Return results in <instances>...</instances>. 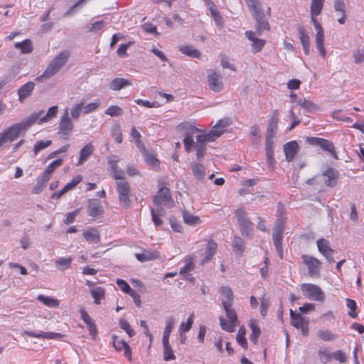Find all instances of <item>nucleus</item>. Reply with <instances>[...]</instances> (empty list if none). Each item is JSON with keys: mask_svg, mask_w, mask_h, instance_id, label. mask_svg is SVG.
Instances as JSON below:
<instances>
[{"mask_svg": "<svg viewBox=\"0 0 364 364\" xmlns=\"http://www.w3.org/2000/svg\"><path fill=\"white\" fill-rule=\"evenodd\" d=\"M316 46L317 49L318 50L319 54L323 58H325L326 55V51L324 48V32L323 29L316 30Z\"/></svg>", "mask_w": 364, "mask_h": 364, "instance_id": "a878e982", "label": "nucleus"}, {"mask_svg": "<svg viewBox=\"0 0 364 364\" xmlns=\"http://www.w3.org/2000/svg\"><path fill=\"white\" fill-rule=\"evenodd\" d=\"M132 81L129 80L117 77L111 81L109 88L112 90H120L127 86L132 85Z\"/></svg>", "mask_w": 364, "mask_h": 364, "instance_id": "2f4dec72", "label": "nucleus"}, {"mask_svg": "<svg viewBox=\"0 0 364 364\" xmlns=\"http://www.w3.org/2000/svg\"><path fill=\"white\" fill-rule=\"evenodd\" d=\"M178 50L180 52L190 58H200V52L195 48L193 46L190 45H183L179 46Z\"/></svg>", "mask_w": 364, "mask_h": 364, "instance_id": "7c9ffc66", "label": "nucleus"}, {"mask_svg": "<svg viewBox=\"0 0 364 364\" xmlns=\"http://www.w3.org/2000/svg\"><path fill=\"white\" fill-rule=\"evenodd\" d=\"M290 316H291V323L292 326L296 327V328H300L302 325L306 323L304 321V318L300 315L294 312L292 310H290Z\"/></svg>", "mask_w": 364, "mask_h": 364, "instance_id": "3c124183", "label": "nucleus"}, {"mask_svg": "<svg viewBox=\"0 0 364 364\" xmlns=\"http://www.w3.org/2000/svg\"><path fill=\"white\" fill-rule=\"evenodd\" d=\"M194 314H191L187 319L186 322H182L179 327L180 337H182V333H186L190 331L194 321Z\"/></svg>", "mask_w": 364, "mask_h": 364, "instance_id": "49530a36", "label": "nucleus"}, {"mask_svg": "<svg viewBox=\"0 0 364 364\" xmlns=\"http://www.w3.org/2000/svg\"><path fill=\"white\" fill-rule=\"evenodd\" d=\"M284 228V219L278 218L276 221L275 225L273 228V241L274 240H282L283 232Z\"/></svg>", "mask_w": 364, "mask_h": 364, "instance_id": "cd10ccee", "label": "nucleus"}, {"mask_svg": "<svg viewBox=\"0 0 364 364\" xmlns=\"http://www.w3.org/2000/svg\"><path fill=\"white\" fill-rule=\"evenodd\" d=\"M300 288L306 298L315 301H323L324 300V293L316 284H301Z\"/></svg>", "mask_w": 364, "mask_h": 364, "instance_id": "423d86ee", "label": "nucleus"}, {"mask_svg": "<svg viewBox=\"0 0 364 364\" xmlns=\"http://www.w3.org/2000/svg\"><path fill=\"white\" fill-rule=\"evenodd\" d=\"M117 191L120 205L124 208H127L130 204L129 197L131 196V190L128 182L126 181H117Z\"/></svg>", "mask_w": 364, "mask_h": 364, "instance_id": "9d476101", "label": "nucleus"}, {"mask_svg": "<svg viewBox=\"0 0 364 364\" xmlns=\"http://www.w3.org/2000/svg\"><path fill=\"white\" fill-rule=\"evenodd\" d=\"M318 337L323 341H333L336 340L338 335L328 329H321L317 333Z\"/></svg>", "mask_w": 364, "mask_h": 364, "instance_id": "f704fd0d", "label": "nucleus"}, {"mask_svg": "<svg viewBox=\"0 0 364 364\" xmlns=\"http://www.w3.org/2000/svg\"><path fill=\"white\" fill-rule=\"evenodd\" d=\"M104 211V208L100 201L96 199L88 200L87 213L92 218L100 215Z\"/></svg>", "mask_w": 364, "mask_h": 364, "instance_id": "f3484780", "label": "nucleus"}, {"mask_svg": "<svg viewBox=\"0 0 364 364\" xmlns=\"http://www.w3.org/2000/svg\"><path fill=\"white\" fill-rule=\"evenodd\" d=\"M218 248V245L213 240H209L207 242L205 257L201 260V264H204L212 259L213 255L215 254Z\"/></svg>", "mask_w": 364, "mask_h": 364, "instance_id": "4be33fe9", "label": "nucleus"}, {"mask_svg": "<svg viewBox=\"0 0 364 364\" xmlns=\"http://www.w3.org/2000/svg\"><path fill=\"white\" fill-rule=\"evenodd\" d=\"M178 129L184 132L186 136H193L194 134L198 132H200V129H198L194 122H181L178 126Z\"/></svg>", "mask_w": 364, "mask_h": 364, "instance_id": "aec40b11", "label": "nucleus"}, {"mask_svg": "<svg viewBox=\"0 0 364 364\" xmlns=\"http://www.w3.org/2000/svg\"><path fill=\"white\" fill-rule=\"evenodd\" d=\"M219 292L223 297L222 304L228 318V320L223 317L219 318L220 326L225 331L234 332L236 326L239 324V321L235 311L232 308L233 304L232 291L228 287H221Z\"/></svg>", "mask_w": 364, "mask_h": 364, "instance_id": "f257e3e1", "label": "nucleus"}, {"mask_svg": "<svg viewBox=\"0 0 364 364\" xmlns=\"http://www.w3.org/2000/svg\"><path fill=\"white\" fill-rule=\"evenodd\" d=\"M73 257H58L55 260V265L60 271H65L69 269L73 262Z\"/></svg>", "mask_w": 364, "mask_h": 364, "instance_id": "72a5a7b5", "label": "nucleus"}, {"mask_svg": "<svg viewBox=\"0 0 364 364\" xmlns=\"http://www.w3.org/2000/svg\"><path fill=\"white\" fill-rule=\"evenodd\" d=\"M298 104L309 111H312L316 109V105L311 100L306 99L300 100L298 102Z\"/></svg>", "mask_w": 364, "mask_h": 364, "instance_id": "e2e57ef3", "label": "nucleus"}, {"mask_svg": "<svg viewBox=\"0 0 364 364\" xmlns=\"http://www.w3.org/2000/svg\"><path fill=\"white\" fill-rule=\"evenodd\" d=\"M84 238L89 243H98L100 241V235L97 230L94 228H87L82 232Z\"/></svg>", "mask_w": 364, "mask_h": 364, "instance_id": "6ab92c4d", "label": "nucleus"}, {"mask_svg": "<svg viewBox=\"0 0 364 364\" xmlns=\"http://www.w3.org/2000/svg\"><path fill=\"white\" fill-rule=\"evenodd\" d=\"M35 87L33 82H28L22 85L18 91V100L23 102L26 98L31 95Z\"/></svg>", "mask_w": 364, "mask_h": 364, "instance_id": "bb28decb", "label": "nucleus"}, {"mask_svg": "<svg viewBox=\"0 0 364 364\" xmlns=\"http://www.w3.org/2000/svg\"><path fill=\"white\" fill-rule=\"evenodd\" d=\"M90 294L94 299V301L96 304H100L101 299L105 297V290L102 287H96L90 289Z\"/></svg>", "mask_w": 364, "mask_h": 364, "instance_id": "79ce46f5", "label": "nucleus"}, {"mask_svg": "<svg viewBox=\"0 0 364 364\" xmlns=\"http://www.w3.org/2000/svg\"><path fill=\"white\" fill-rule=\"evenodd\" d=\"M324 0H311L310 6L311 16L319 15L323 7Z\"/></svg>", "mask_w": 364, "mask_h": 364, "instance_id": "c03bdc74", "label": "nucleus"}, {"mask_svg": "<svg viewBox=\"0 0 364 364\" xmlns=\"http://www.w3.org/2000/svg\"><path fill=\"white\" fill-rule=\"evenodd\" d=\"M245 242L240 237H235L232 242V250L237 255H241L245 250Z\"/></svg>", "mask_w": 364, "mask_h": 364, "instance_id": "37998d69", "label": "nucleus"}, {"mask_svg": "<svg viewBox=\"0 0 364 364\" xmlns=\"http://www.w3.org/2000/svg\"><path fill=\"white\" fill-rule=\"evenodd\" d=\"M112 342L114 348L118 351H121L122 350L124 349L127 346H129L127 343H126L122 339H119L116 336H113Z\"/></svg>", "mask_w": 364, "mask_h": 364, "instance_id": "4d7b16f0", "label": "nucleus"}, {"mask_svg": "<svg viewBox=\"0 0 364 364\" xmlns=\"http://www.w3.org/2000/svg\"><path fill=\"white\" fill-rule=\"evenodd\" d=\"M154 203L156 205H163L167 208L173 207L174 201L170 195L169 188L167 187L160 188L154 198Z\"/></svg>", "mask_w": 364, "mask_h": 364, "instance_id": "9b49d317", "label": "nucleus"}, {"mask_svg": "<svg viewBox=\"0 0 364 364\" xmlns=\"http://www.w3.org/2000/svg\"><path fill=\"white\" fill-rule=\"evenodd\" d=\"M100 105V103L99 101H95L86 105L85 101L83 100L84 114H88L90 113L95 112L96 109L99 108Z\"/></svg>", "mask_w": 364, "mask_h": 364, "instance_id": "603ef678", "label": "nucleus"}, {"mask_svg": "<svg viewBox=\"0 0 364 364\" xmlns=\"http://www.w3.org/2000/svg\"><path fill=\"white\" fill-rule=\"evenodd\" d=\"M245 336V329L243 327L240 328L237 334V341L242 348L246 349L247 348V342Z\"/></svg>", "mask_w": 364, "mask_h": 364, "instance_id": "5fc2aeb1", "label": "nucleus"}, {"mask_svg": "<svg viewBox=\"0 0 364 364\" xmlns=\"http://www.w3.org/2000/svg\"><path fill=\"white\" fill-rule=\"evenodd\" d=\"M249 326L252 331V333L250 336V339L251 341H252L254 343H256L257 341V338L259 336L260 334V329L257 326L255 321L251 320L249 323Z\"/></svg>", "mask_w": 364, "mask_h": 364, "instance_id": "8fccbe9b", "label": "nucleus"}, {"mask_svg": "<svg viewBox=\"0 0 364 364\" xmlns=\"http://www.w3.org/2000/svg\"><path fill=\"white\" fill-rule=\"evenodd\" d=\"M322 175L326 178V179H325L326 186H334L336 185V181L338 177V173L334 168H328L323 172Z\"/></svg>", "mask_w": 364, "mask_h": 364, "instance_id": "c85d7f7f", "label": "nucleus"}, {"mask_svg": "<svg viewBox=\"0 0 364 364\" xmlns=\"http://www.w3.org/2000/svg\"><path fill=\"white\" fill-rule=\"evenodd\" d=\"M24 334L33 338H44V339H60L63 337V335L60 333L55 332H33V331H24Z\"/></svg>", "mask_w": 364, "mask_h": 364, "instance_id": "a211bd4d", "label": "nucleus"}, {"mask_svg": "<svg viewBox=\"0 0 364 364\" xmlns=\"http://www.w3.org/2000/svg\"><path fill=\"white\" fill-rule=\"evenodd\" d=\"M37 299L48 307L56 308L60 304V301L58 299L43 295H38Z\"/></svg>", "mask_w": 364, "mask_h": 364, "instance_id": "a19ab883", "label": "nucleus"}, {"mask_svg": "<svg viewBox=\"0 0 364 364\" xmlns=\"http://www.w3.org/2000/svg\"><path fill=\"white\" fill-rule=\"evenodd\" d=\"M105 114L111 117H119L123 114V110L118 106L111 105L105 110Z\"/></svg>", "mask_w": 364, "mask_h": 364, "instance_id": "864d4df0", "label": "nucleus"}, {"mask_svg": "<svg viewBox=\"0 0 364 364\" xmlns=\"http://www.w3.org/2000/svg\"><path fill=\"white\" fill-rule=\"evenodd\" d=\"M144 156L145 161L148 164L151 165L153 167L159 166V161L154 154L146 153Z\"/></svg>", "mask_w": 364, "mask_h": 364, "instance_id": "774afa93", "label": "nucleus"}, {"mask_svg": "<svg viewBox=\"0 0 364 364\" xmlns=\"http://www.w3.org/2000/svg\"><path fill=\"white\" fill-rule=\"evenodd\" d=\"M69 58V53L63 51L58 54L47 66L43 73L37 77V80L43 81L49 79L58 73L66 63Z\"/></svg>", "mask_w": 364, "mask_h": 364, "instance_id": "7ed1b4c3", "label": "nucleus"}, {"mask_svg": "<svg viewBox=\"0 0 364 364\" xmlns=\"http://www.w3.org/2000/svg\"><path fill=\"white\" fill-rule=\"evenodd\" d=\"M175 320L173 316L168 317L166 320V326L163 333V337L162 341L168 340L169 341V336L172 331V328L174 326Z\"/></svg>", "mask_w": 364, "mask_h": 364, "instance_id": "a18cd8bd", "label": "nucleus"}, {"mask_svg": "<svg viewBox=\"0 0 364 364\" xmlns=\"http://www.w3.org/2000/svg\"><path fill=\"white\" fill-rule=\"evenodd\" d=\"M246 3L257 21V33L260 36L264 30L269 29L268 21L264 18V15L258 0H245Z\"/></svg>", "mask_w": 364, "mask_h": 364, "instance_id": "20e7f679", "label": "nucleus"}, {"mask_svg": "<svg viewBox=\"0 0 364 364\" xmlns=\"http://www.w3.org/2000/svg\"><path fill=\"white\" fill-rule=\"evenodd\" d=\"M135 257L139 261L144 262L156 259L158 257V254L155 252L146 250L141 253H136Z\"/></svg>", "mask_w": 364, "mask_h": 364, "instance_id": "4c0bfd02", "label": "nucleus"}, {"mask_svg": "<svg viewBox=\"0 0 364 364\" xmlns=\"http://www.w3.org/2000/svg\"><path fill=\"white\" fill-rule=\"evenodd\" d=\"M183 218L185 223L189 225H196L201 223L200 219L198 216H195L186 211L183 213Z\"/></svg>", "mask_w": 364, "mask_h": 364, "instance_id": "09e8293b", "label": "nucleus"}, {"mask_svg": "<svg viewBox=\"0 0 364 364\" xmlns=\"http://www.w3.org/2000/svg\"><path fill=\"white\" fill-rule=\"evenodd\" d=\"M94 149V146L92 142L87 143L85 145L80 151V157L77 165L80 166L85 162L93 154Z\"/></svg>", "mask_w": 364, "mask_h": 364, "instance_id": "5701e85b", "label": "nucleus"}, {"mask_svg": "<svg viewBox=\"0 0 364 364\" xmlns=\"http://www.w3.org/2000/svg\"><path fill=\"white\" fill-rule=\"evenodd\" d=\"M332 354L333 352L326 346H321L317 351L318 360L323 364H327L333 360Z\"/></svg>", "mask_w": 364, "mask_h": 364, "instance_id": "393cba45", "label": "nucleus"}, {"mask_svg": "<svg viewBox=\"0 0 364 364\" xmlns=\"http://www.w3.org/2000/svg\"><path fill=\"white\" fill-rule=\"evenodd\" d=\"M306 141L311 145L320 146L323 151H328L333 156H336L334 146L331 141L323 138L315 136L307 137Z\"/></svg>", "mask_w": 364, "mask_h": 364, "instance_id": "ddd939ff", "label": "nucleus"}, {"mask_svg": "<svg viewBox=\"0 0 364 364\" xmlns=\"http://www.w3.org/2000/svg\"><path fill=\"white\" fill-rule=\"evenodd\" d=\"M163 348H164V360L169 361L176 359V356L173 353L172 347L169 343L168 340L162 341Z\"/></svg>", "mask_w": 364, "mask_h": 364, "instance_id": "c9c22d12", "label": "nucleus"}, {"mask_svg": "<svg viewBox=\"0 0 364 364\" xmlns=\"http://www.w3.org/2000/svg\"><path fill=\"white\" fill-rule=\"evenodd\" d=\"M318 252L328 261L330 263L334 262L333 255L334 250L331 247L330 242L325 239H318L316 241Z\"/></svg>", "mask_w": 364, "mask_h": 364, "instance_id": "4468645a", "label": "nucleus"}, {"mask_svg": "<svg viewBox=\"0 0 364 364\" xmlns=\"http://www.w3.org/2000/svg\"><path fill=\"white\" fill-rule=\"evenodd\" d=\"M69 116L73 120H77L82 114H84L83 100L75 103L69 109Z\"/></svg>", "mask_w": 364, "mask_h": 364, "instance_id": "c756f323", "label": "nucleus"}, {"mask_svg": "<svg viewBox=\"0 0 364 364\" xmlns=\"http://www.w3.org/2000/svg\"><path fill=\"white\" fill-rule=\"evenodd\" d=\"M73 119L69 116V108H65L63 116L60 118L58 133L63 136H69L73 130L74 124Z\"/></svg>", "mask_w": 364, "mask_h": 364, "instance_id": "f8f14e48", "label": "nucleus"}, {"mask_svg": "<svg viewBox=\"0 0 364 364\" xmlns=\"http://www.w3.org/2000/svg\"><path fill=\"white\" fill-rule=\"evenodd\" d=\"M119 326L123 329L129 337H132L135 335V331L132 328L129 322L123 318L119 320Z\"/></svg>", "mask_w": 364, "mask_h": 364, "instance_id": "6e6d98bb", "label": "nucleus"}, {"mask_svg": "<svg viewBox=\"0 0 364 364\" xmlns=\"http://www.w3.org/2000/svg\"><path fill=\"white\" fill-rule=\"evenodd\" d=\"M51 144L50 140H46V141H38L34 147H33V152L36 155L42 149H46L48 146Z\"/></svg>", "mask_w": 364, "mask_h": 364, "instance_id": "680f3d73", "label": "nucleus"}, {"mask_svg": "<svg viewBox=\"0 0 364 364\" xmlns=\"http://www.w3.org/2000/svg\"><path fill=\"white\" fill-rule=\"evenodd\" d=\"M116 282H117V284L119 286V287L123 292H124L126 294H129L131 296H132L134 299H135V296L136 295V293L134 290L132 289L129 284L127 282H125L123 279H118Z\"/></svg>", "mask_w": 364, "mask_h": 364, "instance_id": "de8ad7c7", "label": "nucleus"}, {"mask_svg": "<svg viewBox=\"0 0 364 364\" xmlns=\"http://www.w3.org/2000/svg\"><path fill=\"white\" fill-rule=\"evenodd\" d=\"M82 180V177L81 175H77L75 176L70 182L68 183L63 188L66 192L74 188L77 184H79Z\"/></svg>", "mask_w": 364, "mask_h": 364, "instance_id": "bf43d9fd", "label": "nucleus"}, {"mask_svg": "<svg viewBox=\"0 0 364 364\" xmlns=\"http://www.w3.org/2000/svg\"><path fill=\"white\" fill-rule=\"evenodd\" d=\"M245 36L248 40L252 42V51L255 53L259 52L265 44V41L256 36L255 32L251 31H247Z\"/></svg>", "mask_w": 364, "mask_h": 364, "instance_id": "dca6fc26", "label": "nucleus"}, {"mask_svg": "<svg viewBox=\"0 0 364 364\" xmlns=\"http://www.w3.org/2000/svg\"><path fill=\"white\" fill-rule=\"evenodd\" d=\"M301 258L304 264L308 269L309 276L311 277H318L321 266V261L308 255H303Z\"/></svg>", "mask_w": 364, "mask_h": 364, "instance_id": "1a4fd4ad", "label": "nucleus"}, {"mask_svg": "<svg viewBox=\"0 0 364 364\" xmlns=\"http://www.w3.org/2000/svg\"><path fill=\"white\" fill-rule=\"evenodd\" d=\"M38 113H40L39 117H41L43 112H39ZM57 113H58V106L57 105L53 106L49 108L47 114L44 117H38L36 122H38V124H42L43 122H46L48 120H50V119L55 117L56 116Z\"/></svg>", "mask_w": 364, "mask_h": 364, "instance_id": "ea45409f", "label": "nucleus"}, {"mask_svg": "<svg viewBox=\"0 0 364 364\" xmlns=\"http://www.w3.org/2000/svg\"><path fill=\"white\" fill-rule=\"evenodd\" d=\"M346 306L348 309L351 310L350 312H349V316L352 318H356L358 316L357 313L355 312V309L357 307L356 302L353 299H347Z\"/></svg>", "mask_w": 364, "mask_h": 364, "instance_id": "0e129e2a", "label": "nucleus"}, {"mask_svg": "<svg viewBox=\"0 0 364 364\" xmlns=\"http://www.w3.org/2000/svg\"><path fill=\"white\" fill-rule=\"evenodd\" d=\"M279 112L277 109L274 110L269 119V125L267 130V136H275L277 131V122Z\"/></svg>", "mask_w": 364, "mask_h": 364, "instance_id": "412c9836", "label": "nucleus"}, {"mask_svg": "<svg viewBox=\"0 0 364 364\" xmlns=\"http://www.w3.org/2000/svg\"><path fill=\"white\" fill-rule=\"evenodd\" d=\"M235 215L240 224L242 235L252 237L253 233V224L246 217L245 210L239 208L235 211Z\"/></svg>", "mask_w": 364, "mask_h": 364, "instance_id": "6e6552de", "label": "nucleus"}, {"mask_svg": "<svg viewBox=\"0 0 364 364\" xmlns=\"http://www.w3.org/2000/svg\"><path fill=\"white\" fill-rule=\"evenodd\" d=\"M208 82L210 89L218 92L223 89V76L220 73L211 72L208 75Z\"/></svg>", "mask_w": 364, "mask_h": 364, "instance_id": "2eb2a0df", "label": "nucleus"}, {"mask_svg": "<svg viewBox=\"0 0 364 364\" xmlns=\"http://www.w3.org/2000/svg\"><path fill=\"white\" fill-rule=\"evenodd\" d=\"M14 47L16 49L21 50V53L27 54L31 53L33 50L32 43L31 40L26 39L21 42H18L14 44Z\"/></svg>", "mask_w": 364, "mask_h": 364, "instance_id": "e433bc0d", "label": "nucleus"}, {"mask_svg": "<svg viewBox=\"0 0 364 364\" xmlns=\"http://www.w3.org/2000/svg\"><path fill=\"white\" fill-rule=\"evenodd\" d=\"M353 55L355 63L360 64L364 63V49L354 51Z\"/></svg>", "mask_w": 364, "mask_h": 364, "instance_id": "338daca9", "label": "nucleus"}, {"mask_svg": "<svg viewBox=\"0 0 364 364\" xmlns=\"http://www.w3.org/2000/svg\"><path fill=\"white\" fill-rule=\"evenodd\" d=\"M183 267L179 271L181 278L194 284L195 277L191 274V272L196 268L195 258L192 256H186L183 259Z\"/></svg>", "mask_w": 364, "mask_h": 364, "instance_id": "0eeeda50", "label": "nucleus"}, {"mask_svg": "<svg viewBox=\"0 0 364 364\" xmlns=\"http://www.w3.org/2000/svg\"><path fill=\"white\" fill-rule=\"evenodd\" d=\"M191 169L194 177L198 180H202L205 176V167L199 163H193Z\"/></svg>", "mask_w": 364, "mask_h": 364, "instance_id": "58836bf2", "label": "nucleus"}, {"mask_svg": "<svg viewBox=\"0 0 364 364\" xmlns=\"http://www.w3.org/2000/svg\"><path fill=\"white\" fill-rule=\"evenodd\" d=\"M299 35L304 53L308 55L310 52V38L307 32L302 28H299Z\"/></svg>", "mask_w": 364, "mask_h": 364, "instance_id": "473e14b6", "label": "nucleus"}, {"mask_svg": "<svg viewBox=\"0 0 364 364\" xmlns=\"http://www.w3.org/2000/svg\"><path fill=\"white\" fill-rule=\"evenodd\" d=\"M112 135L115 139V141L120 144L122 142V134L119 125H114L112 128Z\"/></svg>", "mask_w": 364, "mask_h": 364, "instance_id": "052dcab7", "label": "nucleus"}, {"mask_svg": "<svg viewBox=\"0 0 364 364\" xmlns=\"http://www.w3.org/2000/svg\"><path fill=\"white\" fill-rule=\"evenodd\" d=\"M63 164V160L60 159H56L53 161L52 163H50L45 170L50 174H52V173L58 167H60Z\"/></svg>", "mask_w": 364, "mask_h": 364, "instance_id": "69168bd1", "label": "nucleus"}, {"mask_svg": "<svg viewBox=\"0 0 364 364\" xmlns=\"http://www.w3.org/2000/svg\"><path fill=\"white\" fill-rule=\"evenodd\" d=\"M39 115L40 113H33L21 122L14 124L8 129H5L4 132L9 141L10 142L14 141L18 138L22 132L27 130L31 125L36 123Z\"/></svg>", "mask_w": 364, "mask_h": 364, "instance_id": "f03ea898", "label": "nucleus"}, {"mask_svg": "<svg viewBox=\"0 0 364 364\" xmlns=\"http://www.w3.org/2000/svg\"><path fill=\"white\" fill-rule=\"evenodd\" d=\"M298 144L295 141H289L284 144V151L288 161H291L294 158L296 152L298 151Z\"/></svg>", "mask_w": 364, "mask_h": 364, "instance_id": "b1692460", "label": "nucleus"}, {"mask_svg": "<svg viewBox=\"0 0 364 364\" xmlns=\"http://www.w3.org/2000/svg\"><path fill=\"white\" fill-rule=\"evenodd\" d=\"M228 119H220L213 127V129L208 133L199 134L196 139L200 141H213L218 138L224 132V129L229 125Z\"/></svg>", "mask_w": 364, "mask_h": 364, "instance_id": "39448f33", "label": "nucleus"}, {"mask_svg": "<svg viewBox=\"0 0 364 364\" xmlns=\"http://www.w3.org/2000/svg\"><path fill=\"white\" fill-rule=\"evenodd\" d=\"M332 356L333 359L341 363H345L348 360L346 354L341 350H338L333 352Z\"/></svg>", "mask_w": 364, "mask_h": 364, "instance_id": "13d9d810", "label": "nucleus"}]
</instances>
